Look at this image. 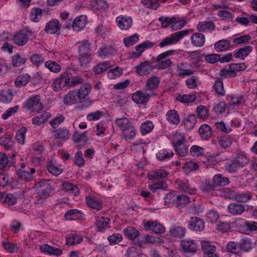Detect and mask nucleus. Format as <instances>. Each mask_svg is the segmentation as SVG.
Wrapping results in <instances>:
<instances>
[{"label":"nucleus","mask_w":257,"mask_h":257,"mask_svg":"<svg viewBox=\"0 0 257 257\" xmlns=\"http://www.w3.org/2000/svg\"><path fill=\"white\" fill-rule=\"evenodd\" d=\"M190 30H185L178 31L171 34L170 36L167 37L160 43L159 46L160 48L176 44L182 38L188 35Z\"/></svg>","instance_id":"f257e3e1"},{"label":"nucleus","mask_w":257,"mask_h":257,"mask_svg":"<svg viewBox=\"0 0 257 257\" xmlns=\"http://www.w3.org/2000/svg\"><path fill=\"white\" fill-rule=\"evenodd\" d=\"M144 227L145 230L152 231L156 234L163 233L166 230L165 226L157 220L144 221Z\"/></svg>","instance_id":"f03ea898"},{"label":"nucleus","mask_w":257,"mask_h":257,"mask_svg":"<svg viewBox=\"0 0 257 257\" xmlns=\"http://www.w3.org/2000/svg\"><path fill=\"white\" fill-rule=\"evenodd\" d=\"M65 86H69V71L63 73L52 84L54 90L58 91Z\"/></svg>","instance_id":"7ed1b4c3"},{"label":"nucleus","mask_w":257,"mask_h":257,"mask_svg":"<svg viewBox=\"0 0 257 257\" xmlns=\"http://www.w3.org/2000/svg\"><path fill=\"white\" fill-rule=\"evenodd\" d=\"M25 106L28 109L35 112H38L43 108L39 95H35L30 97L26 103Z\"/></svg>","instance_id":"20e7f679"},{"label":"nucleus","mask_w":257,"mask_h":257,"mask_svg":"<svg viewBox=\"0 0 257 257\" xmlns=\"http://www.w3.org/2000/svg\"><path fill=\"white\" fill-rule=\"evenodd\" d=\"M205 227L204 220L199 217H192L188 222V228L192 230L201 231Z\"/></svg>","instance_id":"39448f33"},{"label":"nucleus","mask_w":257,"mask_h":257,"mask_svg":"<svg viewBox=\"0 0 257 257\" xmlns=\"http://www.w3.org/2000/svg\"><path fill=\"white\" fill-rule=\"evenodd\" d=\"M227 211L230 214L237 216L242 214L245 211V206L238 202L230 203L227 206Z\"/></svg>","instance_id":"423d86ee"},{"label":"nucleus","mask_w":257,"mask_h":257,"mask_svg":"<svg viewBox=\"0 0 257 257\" xmlns=\"http://www.w3.org/2000/svg\"><path fill=\"white\" fill-rule=\"evenodd\" d=\"M136 72L139 76L149 75L154 69V66L149 61L141 63L135 67Z\"/></svg>","instance_id":"0eeeda50"},{"label":"nucleus","mask_w":257,"mask_h":257,"mask_svg":"<svg viewBox=\"0 0 257 257\" xmlns=\"http://www.w3.org/2000/svg\"><path fill=\"white\" fill-rule=\"evenodd\" d=\"M154 46V43L149 41H144L142 44L137 45L135 49L137 52L134 51L131 53V58H138L140 57L143 52L147 49L150 48Z\"/></svg>","instance_id":"6e6552de"},{"label":"nucleus","mask_w":257,"mask_h":257,"mask_svg":"<svg viewBox=\"0 0 257 257\" xmlns=\"http://www.w3.org/2000/svg\"><path fill=\"white\" fill-rule=\"evenodd\" d=\"M34 168L30 169L27 167L26 169H19L17 171V175L19 178L25 181H31L33 179V174L35 173Z\"/></svg>","instance_id":"1a4fd4ad"},{"label":"nucleus","mask_w":257,"mask_h":257,"mask_svg":"<svg viewBox=\"0 0 257 257\" xmlns=\"http://www.w3.org/2000/svg\"><path fill=\"white\" fill-rule=\"evenodd\" d=\"M160 81L158 77L154 76L147 80L145 86L146 91H149L154 95V92L157 90L160 84Z\"/></svg>","instance_id":"9d476101"},{"label":"nucleus","mask_w":257,"mask_h":257,"mask_svg":"<svg viewBox=\"0 0 257 257\" xmlns=\"http://www.w3.org/2000/svg\"><path fill=\"white\" fill-rule=\"evenodd\" d=\"M116 22L118 27L122 30L130 29L133 24V20L131 17L120 16L116 18Z\"/></svg>","instance_id":"9b49d317"},{"label":"nucleus","mask_w":257,"mask_h":257,"mask_svg":"<svg viewBox=\"0 0 257 257\" xmlns=\"http://www.w3.org/2000/svg\"><path fill=\"white\" fill-rule=\"evenodd\" d=\"M28 39L27 32L24 30L18 32L13 36L14 43L19 46L25 45L27 43Z\"/></svg>","instance_id":"f8f14e48"},{"label":"nucleus","mask_w":257,"mask_h":257,"mask_svg":"<svg viewBox=\"0 0 257 257\" xmlns=\"http://www.w3.org/2000/svg\"><path fill=\"white\" fill-rule=\"evenodd\" d=\"M151 96V94L143 92L137 91L133 94L132 97V100L137 104H143L148 102Z\"/></svg>","instance_id":"ddd939ff"},{"label":"nucleus","mask_w":257,"mask_h":257,"mask_svg":"<svg viewBox=\"0 0 257 257\" xmlns=\"http://www.w3.org/2000/svg\"><path fill=\"white\" fill-rule=\"evenodd\" d=\"M61 27L59 21L57 19L50 21L46 25L45 31L47 34H55Z\"/></svg>","instance_id":"4468645a"},{"label":"nucleus","mask_w":257,"mask_h":257,"mask_svg":"<svg viewBox=\"0 0 257 257\" xmlns=\"http://www.w3.org/2000/svg\"><path fill=\"white\" fill-rule=\"evenodd\" d=\"M169 173L164 169H157L150 171L147 174L148 178L150 180L163 179L166 178Z\"/></svg>","instance_id":"2eb2a0df"},{"label":"nucleus","mask_w":257,"mask_h":257,"mask_svg":"<svg viewBox=\"0 0 257 257\" xmlns=\"http://www.w3.org/2000/svg\"><path fill=\"white\" fill-rule=\"evenodd\" d=\"M182 250L186 253H195L196 252L197 245L194 240H183L181 243Z\"/></svg>","instance_id":"dca6fc26"},{"label":"nucleus","mask_w":257,"mask_h":257,"mask_svg":"<svg viewBox=\"0 0 257 257\" xmlns=\"http://www.w3.org/2000/svg\"><path fill=\"white\" fill-rule=\"evenodd\" d=\"M169 232L172 237L181 238L185 236L186 229L179 226L174 225L170 229Z\"/></svg>","instance_id":"f3484780"},{"label":"nucleus","mask_w":257,"mask_h":257,"mask_svg":"<svg viewBox=\"0 0 257 257\" xmlns=\"http://www.w3.org/2000/svg\"><path fill=\"white\" fill-rule=\"evenodd\" d=\"M51 131L52 133L54 134V138L55 139L66 141L70 137L69 131L67 128L52 129Z\"/></svg>","instance_id":"a211bd4d"},{"label":"nucleus","mask_w":257,"mask_h":257,"mask_svg":"<svg viewBox=\"0 0 257 257\" xmlns=\"http://www.w3.org/2000/svg\"><path fill=\"white\" fill-rule=\"evenodd\" d=\"M205 40L204 35L200 33H195L191 37L192 45L198 47H201L204 45Z\"/></svg>","instance_id":"6ab92c4d"},{"label":"nucleus","mask_w":257,"mask_h":257,"mask_svg":"<svg viewBox=\"0 0 257 257\" xmlns=\"http://www.w3.org/2000/svg\"><path fill=\"white\" fill-rule=\"evenodd\" d=\"M115 124L122 132L134 124L131 119L127 117H121L116 119L115 120Z\"/></svg>","instance_id":"aec40b11"},{"label":"nucleus","mask_w":257,"mask_h":257,"mask_svg":"<svg viewBox=\"0 0 257 257\" xmlns=\"http://www.w3.org/2000/svg\"><path fill=\"white\" fill-rule=\"evenodd\" d=\"M86 17L84 16H80L76 18L72 25L74 30L79 31L82 30L86 24Z\"/></svg>","instance_id":"412c9836"},{"label":"nucleus","mask_w":257,"mask_h":257,"mask_svg":"<svg viewBox=\"0 0 257 257\" xmlns=\"http://www.w3.org/2000/svg\"><path fill=\"white\" fill-rule=\"evenodd\" d=\"M233 139L227 135H224L217 138V141L222 148L226 149L229 148L232 144Z\"/></svg>","instance_id":"4be33fe9"},{"label":"nucleus","mask_w":257,"mask_h":257,"mask_svg":"<svg viewBox=\"0 0 257 257\" xmlns=\"http://www.w3.org/2000/svg\"><path fill=\"white\" fill-rule=\"evenodd\" d=\"M0 145L6 150H11L14 146V142L11 135L6 134L0 138Z\"/></svg>","instance_id":"5701e85b"},{"label":"nucleus","mask_w":257,"mask_h":257,"mask_svg":"<svg viewBox=\"0 0 257 257\" xmlns=\"http://www.w3.org/2000/svg\"><path fill=\"white\" fill-rule=\"evenodd\" d=\"M252 193L246 191L242 193H237L235 201L240 203H247L252 199Z\"/></svg>","instance_id":"b1692460"},{"label":"nucleus","mask_w":257,"mask_h":257,"mask_svg":"<svg viewBox=\"0 0 257 257\" xmlns=\"http://www.w3.org/2000/svg\"><path fill=\"white\" fill-rule=\"evenodd\" d=\"M91 88V86L89 83L81 85L77 91V97L79 99H84L90 93Z\"/></svg>","instance_id":"393cba45"},{"label":"nucleus","mask_w":257,"mask_h":257,"mask_svg":"<svg viewBox=\"0 0 257 257\" xmlns=\"http://www.w3.org/2000/svg\"><path fill=\"white\" fill-rule=\"evenodd\" d=\"M166 118L172 124H178L180 122L179 115L175 109L170 110L167 112Z\"/></svg>","instance_id":"a878e982"},{"label":"nucleus","mask_w":257,"mask_h":257,"mask_svg":"<svg viewBox=\"0 0 257 257\" xmlns=\"http://www.w3.org/2000/svg\"><path fill=\"white\" fill-rule=\"evenodd\" d=\"M212 181L216 187L226 186L229 183V179L224 177L220 174L215 175L212 179Z\"/></svg>","instance_id":"bb28decb"},{"label":"nucleus","mask_w":257,"mask_h":257,"mask_svg":"<svg viewBox=\"0 0 257 257\" xmlns=\"http://www.w3.org/2000/svg\"><path fill=\"white\" fill-rule=\"evenodd\" d=\"M86 201L87 205L91 208L100 210L102 208V203L94 196H89L86 197Z\"/></svg>","instance_id":"cd10ccee"},{"label":"nucleus","mask_w":257,"mask_h":257,"mask_svg":"<svg viewBox=\"0 0 257 257\" xmlns=\"http://www.w3.org/2000/svg\"><path fill=\"white\" fill-rule=\"evenodd\" d=\"M199 134L201 137L205 140H208L212 135L211 127L207 124H202L199 128Z\"/></svg>","instance_id":"c85d7f7f"},{"label":"nucleus","mask_w":257,"mask_h":257,"mask_svg":"<svg viewBox=\"0 0 257 257\" xmlns=\"http://www.w3.org/2000/svg\"><path fill=\"white\" fill-rule=\"evenodd\" d=\"M200 187L203 192L209 193L214 191L216 187L213 181L205 180L201 182Z\"/></svg>","instance_id":"c756f323"},{"label":"nucleus","mask_w":257,"mask_h":257,"mask_svg":"<svg viewBox=\"0 0 257 257\" xmlns=\"http://www.w3.org/2000/svg\"><path fill=\"white\" fill-rule=\"evenodd\" d=\"M123 138L126 141L133 140L137 135L136 129L134 124L122 131Z\"/></svg>","instance_id":"7c9ffc66"},{"label":"nucleus","mask_w":257,"mask_h":257,"mask_svg":"<svg viewBox=\"0 0 257 257\" xmlns=\"http://www.w3.org/2000/svg\"><path fill=\"white\" fill-rule=\"evenodd\" d=\"M215 28V25L212 22H201L197 25V29L199 32H205L207 30L213 31Z\"/></svg>","instance_id":"2f4dec72"},{"label":"nucleus","mask_w":257,"mask_h":257,"mask_svg":"<svg viewBox=\"0 0 257 257\" xmlns=\"http://www.w3.org/2000/svg\"><path fill=\"white\" fill-rule=\"evenodd\" d=\"M41 250L43 252H48L51 254H55L59 256L62 254L61 249L51 246L47 244H44L40 246Z\"/></svg>","instance_id":"473e14b6"},{"label":"nucleus","mask_w":257,"mask_h":257,"mask_svg":"<svg viewBox=\"0 0 257 257\" xmlns=\"http://www.w3.org/2000/svg\"><path fill=\"white\" fill-rule=\"evenodd\" d=\"M62 189L75 196L77 195L79 192V189L76 185L69 182L64 183L62 186Z\"/></svg>","instance_id":"72a5a7b5"},{"label":"nucleus","mask_w":257,"mask_h":257,"mask_svg":"<svg viewBox=\"0 0 257 257\" xmlns=\"http://www.w3.org/2000/svg\"><path fill=\"white\" fill-rule=\"evenodd\" d=\"M252 48L250 46H245L243 48L239 49L234 54L236 58H241L244 59L252 51Z\"/></svg>","instance_id":"f704fd0d"},{"label":"nucleus","mask_w":257,"mask_h":257,"mask_svg":"<svg viewBox=\"0 0 257 257\" xmlns=\"http://www.w3.org/2000/svg\"><path fill=\"white\" fill-rule=\"evenodd\" d=\"M30 78L31 77L28 74H23L16 78L15 84L17 87H24L29 82Z\"/></svg>","instance_id":"c9c22d12"},{"label":"nucleus","mask_w":257,"mask_h":257,"mask_svg":"<svg viewBox=\"0 0 257 257\" xmlns=\"http://www.w3.org/2000/svg\"><path fill=\"white\" fill-rule=\"evenodd\" d=\"M230 42L227 40H222L217 42L214 45L216 50L222 52L227 50L230 46Z\"/></svg>","instance_id":"e433bc0d"},{"label":"nucleus","mask_w":257,"mask_h":257,"mask_svg":"<svg viewBox=\"0 0 257 257\" xmlns=\"http://www.w3.org/2000/svg\"><path fill=\"white\" fill-rule=\"evenodd\" d=\"M91 43L88 40L82 41L79 46V55L90 54Z\"/></svg>","instance_id":"4c0bfd02"},{"label":"nucleus","mask_w":257,"mask_h":257,"mask_svg":"<svg viewBox=\"0 0 257 257\" xmlns=\"http://www.w3.org/2000/svg\"><path fill=\"white\" fill-rule=\"evenodd\" d=\"M110 67V63L108 61L99 63L93 68V71L96 75H99L104 71H106Z\"/></svg>","instance_id":"58836bf2"},{"label":"nucleus","mask_w":257,"mask_h":257,"mask_svg":"<svg viewBox=\"0 0 257 257\" xmlns=\"http://www.w3.org/2000/svg\"><path fill=\"white\" fill-rule=\"evenodd\" d=\"M123 232L126 237L131 240H134L139 235V231L131 226L125 228Z\"/></svg>","instance_id":"ea45409f"},{"label":"nucleus","mask_w":257,"mask_h":257,"mask_svg":"<svg viewBox=\"0 0 257 257\" xmlns=\"http://www.w3.org/2000/svg\"><path fill=\"white\" fill-rule=\"evenodd\" d=\"M77 93L76 90L70 91L64 97L63 101L66 104L75 103L77 100Z\"/></svg>","instance_id":"a19ab883"},{"label":"nucleus","mask_w":257,"mask_h":257,"mask_svg":"<svg viewBox=\"0 0 257 257\" xmlns=\"http://www.w3.org/2000/svg\"><path fill=\"white\" fill-rule=\"evenodd\" d=\"M213 88L216 93L221 96L225 94V90L223 87V81L221 78H217L213 86Z\"/></svg>","instance_id":"79ce46f5"},{"label":"nucleus","mask_w":257,"mask_h":257,"mask_svg":"<svg viewBox=\"0 0 257 257\" xmlns=\"http://www.w3.org/2000/svg\"><path fill=\"white\" fill-rule=\"evenodd\" d=\"M68 70L69 71V86L81 84L84 82V80L82 77L78 75L72 76L70 72L71 70Z\"/></svg>","instance_id":"37998d69"},{"label":"nucleus","mask_w":257,"mask_h":257,"mask_svg":"<svg viewBox=\"0 0 257 257\" xmlns=\"http://www.w3.org/2000/svg\"><path fill=\"white\" fill-rule=\"evenodd\" d=\"M45 66L50 71L54 73L59 72L61 70V66L54 61L49 60L45 62Z\"/></svg>","instance_id":"c03bdc74"},{"label":"nucleus","mask_w":257,"mask_h":257,"mask_svg":"<svg viewBox=\"0 0 257 257\" xmlns=\"http://www.w3.org/2000/svg\"><path fill=\"white\" fill-rule=\"evenodd\" d=\"M92 8L97 11L105 10L108 7L106 2L104 0H94L91 4Z\"/></svg>","instance_id":"a18cd8bd"},{"label":"nucleus","mask_w":257,"mask_h":257,"mask_svg":"<svg viewBox=\"0 0 257 257\" xmlns=\"http://www.w3.org/2000/svg\"><path fill=\"white\" fill-rule=\"evenodd\" d=\"M236 192L233 189L229 188H222L221 190V195L224 198L228 199L235 200L236 196Z\"/></svg>","instance_id":"49530a36"},{"label":"nucleus","mask_w":257,"mask_h":257,"mask_svg":"<svg viewBox=\"0 0 257 257\" xmlns=\"http://www.w3.org/2000/svg\"><path fill=\"white\" fill-rule=\"evenodd\" d=\"M185 143V136L183 133L176 132L173 135L172 144L173 146Z\"/></svg>","instance_id":"de8ad7c7"},{"label":"nucleus","mask_w":257,"mask_h":257,"mask_svg":"<svg viewBox=\"0 0 257 257\" xmlns=\"http://www.w3.org/2000/svg\"><path fill=\"white\" fill-rule=\"evenodd\" d=\"M202 250L205 255L213 254L215 253L216 246L208 242L203 241L202 243Z\"/></svg>","instance_id":"09e8293b"},{"label":"nucleus","mask_w":257,"mask_h":257,"mask_svg":"<svg viewBox=\"0 0 257 257\" xmlns=\"http://www.w3.org/2000/svg\"><path fill=\"white\" fill-rule=\"evenodd\" d=\"M49 196V192L46 189L39 190L35 196L36 198V203L38 204H42L45 200Z\"/></svg>","instance_id":"8fccbe9b"},{"label":"nucleus","mask_w":257,"mask_h":257,"mask_svg":"<svg viewBox=\"0 0 257 257\" xmlns=\"http://www.w3.org/2000/svg\"><path fill=\"white\" fill-rule=\"evenodd\" d=\"M178 194L175 192H171L166 194L164 198L165 204L166 205L172 204L175 206L177 200Z\"/></svg>","instance_id":"3c124183"},{"label":"nucleus","mask_w":257,"mask_h":257,"mask_svg":"<svg viewBox=\"0 0 257 257\" xmlns=\"http://www.w3.org/2000/svg\"><path fill=\"white\" fill-rule=\"evenodd\" d=\"M196 123V118L194 115H189L184 121V124L186 129H192Z\"/></svg>","instance_id":"603ef678"},{"label":"nucleus","mask_w":257,"mask_h":257,"mask_svg":"<svg viewBox=\"0 0 257 257\" xmlns=\"http://www.w3.org/2000/svg\"><path fill=\"white\" fill-rule=\"evenodd\" d=\"M50 117V115L49 113H45L34 117L32 119V122L34 124L39 125L47 121Z\"/></svg>","instance_id":"864d4df0"},{"label":"nucleus","mask_w":257,"mask_h":257,"mask_svg":"<svg viewBox=\"0 0 257 257\" xmlns=\"http://www.w3.org/2000/svg\"><path fill=\"white\" fill-rule=\"evenodd\" d=\"M167 187V183L163 181H158L157 182L149 186V189L153 192H156L158 189L166 190Z\"/></svg>","instance_id":"5fc2aeb1"},{"label":"nucleus","mask_w":257,"mask_h":257,"mask_svg":"<svg viewBox=\"0 0 257 257\" xmlns=\"http://www.w3.org/2000/svg\"><path fill=\"white\" fill-rule=\"evenodd\" d=\"M177 200L176 202L175 206L182 207L188 204L190 202V198L185 195H178Z\"/></svg>","instance_id":"6e6d98bb"},{"label":"nucleus","mask_w":257,"mask_h":257,"mask_svg":"<svg viewBox=\"0 0 257 257\" xmlns=\"http://www.w3.org/2000/svg\"><path fill=\"white\" fill-rule=\"evenodd\" d=\"M27 128L22 127L21 129L17 131L15 139L20 144H24L25 143V134L27 132Z\"/></svg>","instance_id":"4d7b16f0"},{"label":"nucleus","mask_w":257,"mask_h":257,"mask_svg":"<svg viewBox=\"0 0 257 257\" xmlns=\"http://www.w3.org/2000/svg\"><path fill=\"white\" fill-rule=\"evenodd\" d=\"M12 61L13 66L20 67L26 63V59L23 58L20 54H17L13 56Z\"/></svg>","instance_id":"13d9d810"},{"label":"nucleus","mask_w":257,"mask_h":257,"mask_svg":"<svg viewBox=\"0 0 257 257\" xmlns=\"http://www.w3.org/2000/svg\"><path fill=\"white\" fill-rule=\"evenodd\" d=\"M73 139L74 142L76 143L83 142L84 144H86L87 141L86 133L84 132L83 133H79L76 132L73 136Z\"/></svg>","instance_id":"bf43d9fd"},{"label":"nucleus","mask_w":257,"mask_h":257,"mask_svg":"<svg viewBox=\"0 0 257 257\" xmlns=\"http://www.w3.org/2000/svg\"><path fill=\"white\" fill-rule=\"evenodd\" d=\"M13 98V94L10 89L3 91L0 94V100L4 103H8L11 101Z\"/></svg>","instance_id":"052dcab7"},{"label":"nucleus","mask_w":257,"mask_h":257,"mask_svg":"<svg viewBox=\"0 0 257 257\" xmlns=\"http://www.w3.org/2000/svg\"><path fill=\"white\" fill-rule=\"evenodd\" d=\"M82 240L80 236L71 234L67 237L66 243L68 245H73L79 243Z\"/></svg>","instance_id":"680f3d73"},{"label":"nucleus","mask_w":257,"mask_h":257,"mask_svg":"<svg viewBox=\"0 0 257 257\" xmlns=\"http://www.w3.org/2000/svg\"><path fill=\"white\" fill-rule=\"evenodd\" d=\"M139 36L135 34L132 36L126 37L123 39V42L126 47L131 46L139 41Z\"/></svg>","instance_id":"e2e57ef3"},{"label":"nucleus","mask_w":257,"mask_h":257,"mask_svg":"<svg viewBox=\"0 0 257 257\" xmlns=\"http://www.w3.org/2000/svg\"><path fill=\"white\" fill-rule=\"evenodd\" d=\"M159 21L161 22V26L163 28H167L171 24L176 21V19L175 17H172L171 18L165 17H161L159 18Z\"/></svg>","instance_id":"0e129e2a"},{"label":"nucleus","mask_w":257,"mask_h":257,"mask_svg":"<svg viewBox=\"0 0 257 257\" xmlns=\"http://www.w3.org/2000/svg\"><path fill=\"white\" fill-rule=\"evenodd\" d=\"M115 50L114 48L110 46H106L101 48L98 51V54L100 57H107L113 54Z\"/></svg>","instance_id":"69168bd1"},{"label":"nucleus","mask_w":257,"mask_h":257,"mask_svg":"<svg viewBox=\"0 0 257 257\" xmlns=\"http://www.w3.org/2000/svg\"><path fill=\"white\" fill-rule=\"evenodd\" d=\"M154 128V124L151 121H147L142 124L141 126V132L143 135L150 133Z\"/></svg>","instance_id":"338daca9"},{"label":"nucleus","mask_w":257,"mask_h":257,"mask_svg":"<svg viewBox=\"0 0 257 257\" xmlns=\"http://www.w3.org/2000/svg\"><path fill=\"white\" fill-rule=\"evenodd\" d=\"M109 220L108 218L100 217L96 220L95 225L99 229V230H101L108 226Z\"/></svg>","instance_id":"774afa93"}]
</instances>
